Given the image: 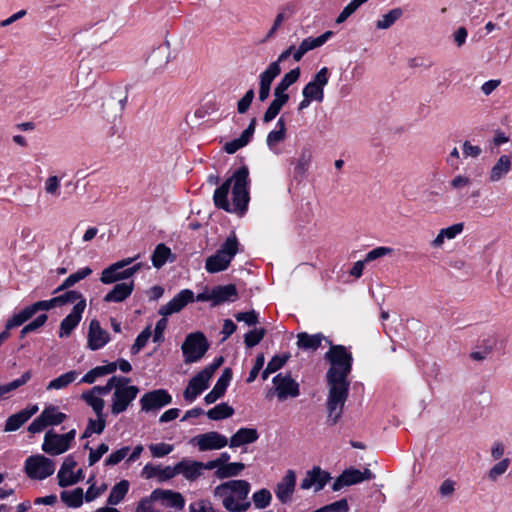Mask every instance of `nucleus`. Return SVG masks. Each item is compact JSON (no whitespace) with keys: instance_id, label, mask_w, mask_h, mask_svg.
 Here are the masks:
<instances>
[{"instance_id":"1","label":"nucleus","mask_w":512,"mask_h":512,"mask_svg":"<svg viewBox=\"0 0 512 512\" xmlns=\"http://www.w3.org/2000/svg\"><path fill=\"white\" fill-rule=\"evenodd\" d=\"M327 344L330 348L325 353L324 359L330 367L325 376L328 386L326 423L334 426L340 421L349 396L348 376L352 371L353 356L344 345H335L331 340H327Z\"/></svg>"},{"instance_id":"2","label":"nucleus","mask_w":512,"mask_h":512,"mask_svg":"<svg viewBox=\"0 0 512 512\" xmlns=\"http://www.w3.org/2000/svg\"><path fill=\"white\" fill-rule=\"evenodd\" d=\"M232 201L233 207L231 213H236L239 216H243L247 209L250 201L249 194V169L246 165L241 166L232 174Z\"/></svg>"},{"instance_id":"3","label":"nucleus","mask_w":512,"mask_h":512,"mask_svg":"<svg viewBox=\"0 0 512 512\" xmlns=\"http://www.w3.org/2000/svg\"><path fill=\"white\" fill-rule=\"evenodd\" d=\"M209 342L203 332L197 331L186 336L181 345L184 362L195 363L202 359L209 349Z\"/></svg>"},{"instance_id":"4","label":"nucleus","mask_w":512,"mask_h":512,"mask_svg":"<svg viewBox=\"0 0 512 512\" xmlns=\"http://www.w3.org/2000/svg\"><path fill=\"white\" fill-rule=\"evenodd\" d=\"M67 418L65 413L58 411V407L49 405L43 409L28 426V432L35 434L43 431L48 426H57L62 424Z\"/></svg>"},{"instance_id":"5","label":"nucleus","mask_w":512,"mask_h":512,"mask_svg":"<svg viewBox=\"0 0 512 512\" xmlns=\"http://www.w3.org/2000/svg\"><path fill=\"white\" fill-rule=\"evenodd\" d=\"M54 471V462L43 455H32L25 461V472L31 479L43 480L51 476Z\"/></svg>"},{"instance_id":"6","label":"nucleus","mask_w":512,"mask_h":512,"mask_svg":"<svg viewBox=\"0 0 512 512\" xmlns=\"http://www.w3.org/2000/svg\"><path fill=\"white\" fill-rule=\"evenodd\" d=\"M272 382L279 401H284L288 398H296L300 395V386L291 374L278 373L273 377Z\"/></svg>"},{"instance_id":"7","label":"nucleus","mask_w":512,"mask_h":512,"mask_svg":"<svg viewBox=\"0 0 512 512\" xmlns=\"http://www.w3.org/2000/svg\"><path fill=\"white\" fill-rule=\"evenodd\" d=\"M250 492V483L246 480H230L218 485L214 490V495L221 498L226 496H235L238 500H246Z\"/></svg>"},{"instance_id":"8","label":"nucleus","mask_w":512,"mask_h":512,"mask_svg":"<svg viewBox=\"0 0 512 512\" xmlns=\"http://www.w3.org/2000/svg\"><path fill=\"white\" fill-rule=\"evenodd\" d=\"M139 391V388L135 385H130L126 388L117 387L112 396L111 413L116 416L126 411L130 403L137 397Z\"/></svg>"},{"instance_id":"9","label":"nucleus","mask_w":512,"mask_h":512,"mask_svg":"<svg viewBox=\"0 0 512 512\" xmlns=\"http://www.w3.org/2000/svg\"><path fill=\"white\" fill-rule=\"evenodd\" d=\"M329 70L327 67L321 68L313 77L312 81L308 82L302 90L303 97L322 102L324 99V87L328 83Z\"/></svg>"},{"instance_id":"10","label":"nucleus","mask_w":512,"mask_h":512,"mask_svg":"<svg viewBox=\"0 0 512 512\" xmlns=\"http://www.w3.org/2000/svg\"><path fill=\"white\" fill-rule=\"evenodd\" d=\"M172 402V396L165 389H156L145 393L140 399L141 410L151 412Z\"/></svg>"},{"instance_id":"11","label":"nucleus","mask_w":512,"mask_h":512,"mask_svg":"<svg viewBox=\"0 0 512 512\" xmlns=\"http://www.w3.org/2000/svg\"><path fill=\"white\" fill-rule=\"evenodd\" d=\"M195 301L194 292L190 289H183L177 293L167 304L160 307L158 313L167 317L180 312L186 305Z\"/></svg>"},{"instance_id":"12","label":"nucleus","mask_w":512,"mask_h":512,"mask_svg":"<svg viewBox=\"0 0 512 512\" xmlns=\"http://www.w3.org/2000/svg\"><path fill=\"white\" fill-rule=\"evenodd\" d=\"M85 308L86 300H81L75 303V305L72 308V311L60 323V338H65L71 335L72 331L80 323Z\"/></svg>"},{"instance_id":"13","label":"nucleus","mask_w":512,"mask_h":512,"mask_svg":"<svg viewBox=\"0 0 512 512\" xmlns=\"http://www.w3.org/2000/svg\"><path fill=\"white\" fill-rule=\"evenodd\" d=\"M171 51L170 44L168 41H164L162 44L152 50L146 59V65L152 72L162 70L170 61Z\"/></svg>"},{"instance_id":"14","label":"nucleus","mask_w":512,"mask_h":512,"mask_svg":"<svg viewBox=\"0 0 512 512\" xmlns=\"http://www.w3.org/2000/svg\"><path fill=\"white\" fill-rule=\"evenodd\" d=\"M88 348L92 351L103 348L109 341L110 335L104 330L97 319H92L88 328Z\"/></svg>"},{"instance_id":"15","label":"nucleus","mask_w":512,"mask_h":512,"mask_svg":"<svg viewBox=\"0 0 512 512\" xmlns=\"http://www.w3.org/2000/svg\"><path fill=\"white\" fill-rule=\"evenodd\" d=\"M192 441L196 442L200 451L218 450L228 444V439L216 431L200 434L194 437Z\"/></svg>"},{"instance_id":"16","label":"nucleus","mask_w":512,"mask_h":512,"mask_svg":"<svg viewBox=\"0 0 512 512\" xmlns=\"http://www.w3.org/2000/svg\"><path fill=\"white\" fill-rule=\"evenodd\" d=\"M167 475L182 474L187 480L195 481L202 474V462L182 459L173 469L167 470Z\"/></svg>"},{"instance_id":"17","label":"nucleus","mask_w":512,"mask_h":512,"mask_svg":"<svg viewBox=\"0 0 512 512\" xmlns=\"http://www.w3.org/2000/svg\"><path fill=\"white\" fill-rule=\"evenodd\" d=\"M330 479L331 476L329 472L315 466L311 470L307 471L305 478L301 481L300 487L301 489L306 490L314 486L315 491L318 492L325 487Z\"/></svg>"},{"instance_id":"18","label":"nucleus","mask_w":512,"mask_h":512,"mask_svg":"<svg viewBox=\"0 0 512 512\" xmlns=\"http://www.w3.org/2000/svg\"><path fill=\"white\" fill-rule=\"evenodd\" d=\"M210 378L202 371L193 376L183 392V397L188 402H193L203 391L209 387Z\"/></svg>"},{"instance_id":"19","label":"nucleus","mask_w":512,"mask_h":512,"mask_svg":"<svg viewBox=\"0 0 512 512\" xmlns=\"http://www.w3.org/2000/svg\"><path fill=\"white\" fill-rule=\"evenodd\" d=\"M151 499L154 501H160L162 505L175 508L176 510L183 509L185 505V499L183 495L172 490H163L157 488L152 491Z\"/></svg>"},{"instance_id":"20","label":"nucleus","mask_w":512,"mask_h":512,"mask_svg":"<svg viewBox=\"0 0 512 512\" xmlns=\"http://www.w3.org/2000/svg\"><path fill=\"white\" fill-rule=\"evenodd\" d=\"M142 267V263H136L135 265L127 268H118L114 272H111L110 266L105 268L100 277V281L103 284H112L121 280H126L137 273Z\"/></svg>"},{"instance_id":"21","label":"nucleus","mask_w":512,"mask_h":512,"mask_svg":"<svg viewBox=\"0 0 512 512\" xmlns=\"http://www.w3.org/2000/svg\"><path fill=\"white\" fill-rule=\"evenodd\" d=\"M296 474L293 470H288L282 480L276 485L275 494L282 504L291 500L295 491Z\"/></svg>"},{"instance_id":"22","label":"nucleus","mask_w":512,"mask_h":512,"mask_svg":"<svg viewBox=\"0 0 512 512\" xmlns=\"http://www.w3.org/2000/svg\"><path fill=\"white\" fill-rule=\"evenodd\" d=\"M232 377H233L232 369L230 367H226L222 371V374L218 378L213 389L208 394H206V396L204 397L206 404H212L225 395V392L232 380Z\"/></svg>"},{"instance_id":"23","label":"nucleus","mask_w":512,"mask_h":512,"mask_svg":"<svg viewBox=\"0 0 512 512\" xmlns=\"http://www.w3.org/2000/svg\"><path fill=\"white\" fill-rule=\"evenodd\" d=\"M42 450L51 456H57L69 450L60 434H57L53 429L45 433Z\"/></svg>"},{"instance_id":"24","label":"nucleus","mask_w":512,"mask_h":512,"mask_svg":"<svg viewBox=\"0 0 512 512\" xmlns=\"http://www.w3.org/2000/svg\"><path fill=\"white\" fill-rule=\"evenodd\" d=\"M213 303L212 307L221 305L222 303L234 302L238 298V291L234 284L219 285L212 288Z\"/></svg>"},{"instance_id":"25","label":"nucleus","mask_w":512,"mask_h":512,"mask_svg":"<svg viewBox=\"0 0 512 512\" xmlns=\"http://www.w3.org/2000/svg\"><path fill=\"white\" fill-rule=\"evenodd\" d=\"M135 283L133 280L130 282L117 283L111 291H109L103 298L107 303L115 302L120 303L126 300L134 291Z\"/></svg>"},{"instance_id":"26","label":"nucleus","mask_w":512,"mask_h":512,"mask_svg":"<svg viewBox=\"0 0 512 512\" xmlns=\"http://www.w3.org/2000/svg\"><path fill=\"white\" fill-rule=\"evenodd\" d=\"M232 176L226 179L215 191L213 201L217 208L226 212H232V206L228 200L229 190L232 184Z\"/></svg>"},{"instance_id":"27","label":"nucleus","mask_w":512,"mask_h":512,"mask_svg":"<svg viewBox=\"0 0 512 512\" xmlns=\"http://www.w3.org/2000/svg\"><path fill=\"white\" fill-rule=\"evenodd\" d=\"M323 340L327 343L329 339L322 333L311 335L307 332H301L297 335V346L305 351H316L321 346Z\"/></svg>"},{"instance_id":"28","label":"nucleus","mask_w":512,"mask_h":512,"mask_svg":"<svg viewBox=\"0 0 512 512\" xmlns=\"http://www.w3.org/2000/svg\"><path fill=\"white\" fill-rule=\"evenodd\" d=\"M259 434L255 428H240L235 434L232 435L229 441L231 448L239 447L246 444H251L257 441Z\"/></svg>"},{"instance_id":"29","label":"nucleus","mask_w":512,"mask_h":512,"mask_svg":"<svg viewBox=\"0 0 512 512\" xmlns=\"http://www.w3.org/2000/svg\"><path fill=\"white\" fill-rule=\"evenodd\" d=\"M175 259V254L164 243H159L151 255L152 264L157 269L162 268L167 261L174 262Z\"/></svg>"},{"instance_id":"30","label":"nucleus","mask_w":512,"mask_h":512,"mask_svg":"<svg viewBox=\"0 0 512 512\" xmlns=\"http://www.w3.org/2000/svg\"><path fill=\"white\" fill-rule=\"evenodd\" d=\"M230 263L231 260L216 252L206 259L205 269L207 272L214 274L225 271L229 267Z\"/></svg>"},{"instance_id":"31","label":"nucleus","mask_w":512,"mask_h":512,"mask_svg":"<svg viewBox=\"0 0 512 512\" xmlns=\"http://www.w3.org/2000/svg\"><path fill=\"white\" fill-rule=\"evenodd\" d=\"M464 229V223H456L447 228H443L439 231L438 235L432 241L431 245L433 247H440L443 245L445 239H454L458 234H460Z\"/></svg>"},{"instance_id":"32","label":"nucleus","mask_w":512,"mask_h":512,"mask_svg":"<svg viewBox=\"0 0 512 512\" xmlns=\"http://www.w3.org/2000/svg\"><path fill=\"white\" fill-rule=\"evenodd\" d=\"M511 168V159L508 155H502L492 167L489 179L491 182H497L502 179Z\"/></svg>"},{"instance_id":"33","label":"nucleus","mask_w":512,"mask_h":512,"mask_svg":"<svg viewBox=\"0 0 512 512\" xmlns=\"http://www.w3.org/2000/svg\"><path fill=\"white\" fill-rule=\"evenodd\" d=\"M129 486L130 484L128 480H121L116 483L110 491V494L107 498V504L114 506L123 501L129 491Z\"/></svg>"},{"instance_id":"34","label":"nucleus","mask_w":512,"mask_h":512,"mask_svg":"<svg viewBox=\"0 0 512 512\" xmlns=\"http://www.w3.org/2000/svg\"><path fill=\"white\" fill-rule=\"evenodd\" d=\"M311 160H312L311 148L303 147L301 150L300 156L297 159L296 165L294 167L295 179L302 178L306 174Z\"/></svg>"},{"instance_id":"35","label":"nucleus","mask_w":512,"mask_h":512,"mask_svg":"<svg viewBox=\"0 0 512 512\" xmlns=\"http://www.w3.org/2000/svg\"><path fill=\"white\" fill-rule=\"evenodd\" d=\"M60 498L70 508H78L83 504L84 492L81 487H77L74 490H64L60 493Z\"/></svg>"},{"instance_id":"36","label":"nucleus","mask_w":512,"mask_h":512,"mask_svg":"<svg viewBox=\"0 0 512 512\" xmlns=\"http://www.w3.org/2000/svg\"><path fill=\"white\" fill-rule=\"evenodd\" d=\"M169 469H173V467L166 466L162 468L160 465L154 466L152 464H146L143 468L142 475L147 479L157 477L160 482H164L175 477V475L165 474Z\"/></svg>"},{"instance_id":"37","label":"nucleus","mask_w":512,"mask_h":512,"mask_svg":"<svg viewBox=\"0 0 512 512\" xmlns=\"http://www.w3.org/2000/svg\"><path fill=\"white\" fill-rule=\"evenodd\" d=\"M81 398L92 407L93 411L95 412L98 420L105 419V415L103 414V409L105 402L102 398H100L98 395H96L91 390L83 392L81 395Z\"/></svg>"},{"instance_id":"38","label":"nucleus","mask_w":512,"mask_h":512,"mask_svg":"<svg viewBox=\"0 0 512 512\" xmlns=\"http://www.w3.org/2000/svg\"><path fill=\"white\" fill-rule=\"evenodd\" d=\"M244 469L245 465L242 462L227 463L216 469L214 475L218 479H226L240 475Z\"/></svg>"},{"instance_id":"39","label":"nucleus","mask_w":512,"mask_h":512,"mask_svg":"<svg viewBox=\"0 0 512 512\" xmlns=\"http://www.w3.org/2000/svg\"><path fill=\"white\" fill-rule=\"evenodd\" d=\"M91 273H92V269L90 267L81 268L77 272H75L73 274H70L63 281V283L54 290L53 293L55 294V293H58L60 291H64V290L74 286L77 282H79L80 280L88 277Z\"/></svg>"},{"instance_id":"40","label":"nucleus","mask_w":512,"mask_h":512,"mask_svg":"<svg viewBox=\"0 0 512 512\" xmlns=\"http://www.w3.org/2000/svg\"><path fill=\"white\" fill-rule=\"evenodd\" d=\"M281 73V67L277 63H270L269 66L259 75V86L271 90L274 79Z\"/></svg>"},{"instance_id":"41","label":"nucleus","mask_w":512,"mask_h":512,"mask_svg":"<svg viewBox=\"0 0 512 512\" xmlns=\"http://www.w3.org/2000/svg\"><path fill=\"white\" fill-rule=\"evenodd\" d=\"M238 251L239 242L236 235L233 233L226 238V240L221 244L220 248L216 252L232 261Z\"/></svg>"},{"instance_id":"42","label":"nucleus","mask_w":512,"mask_h":512,"mask_svg":"<svg viewBox=\"0 0 512 512\" xmlns=\"http://www.w3.org/2000/svg\"><path fill=\"white\" fill-rule=\"evenodd\" d=\"M233 414V407L226 402H222L206 412L207 417L214 421L229 418Z\"/></svg>"},{"instance_id":"43","label":"nucleus","mask_w":512,"mask_h":512,"mask_svg":"<svg viewBox=\"0 0 512 512\" xmlns=\"http://www.w3.org/2000/svg\"><path fill=\"white\" fill-rule=\"evenodd\" d=\"M77 371L72 370L69 372H66L59 377L53 379L49 382L47 385V390H59L67 387L69 384H71L75 379L77 378Z\"/></svg>"},{"instance_id":"44","label":"nucleus","mask_w":512,"mask_h":512,"mask_svg":"<svg viewBox=\"0 0 512 512\" xmlns=\"http://www.w3.org/2000/svg\"><path fill=\"white\" fill-rule=\"evenodd\" d=\"M332 35H333L332 31H326L322 35H320L316 38H313V37L305 38L300 43V46L305 51V53H307L310 50H313L315 48L322 46Z\"/></svg>"},{"instance_id":"45","label":"nucleus","mask_w":512,"mask_h":512,"mask_svg":"<svg viewBox=\"0 0 512 512\" xmlns=\"http://www.w3.org/2000/svg\"><path fill=\"white\" fill-rule=\"evenodd\" d=\"M403 15V10L401 8L391 9L388 13L382 16V19L376 22V27L378 29H388L390 28L398 19Z\"/></svg>"},{"instance_id":"46","label":"nucleus","mask_w":512,"mask_h":512,"mask_svg":"<svg viewBox=\"0 0 512 512\" xmlns=\"http://www.w3.org/2000/svg\"><path fill=\"white\" fill-rule=\"evenodd\" d=\"M32 316L27 307L21 310L19 313L14 314L8 321L6 322L5 329L2 332L10 333L12 328L21 326L26 321L31 319Z\"/></svg>"},{"instance_id":"47","label":"nucleus","mask_w":512,"mask_h":512,"mask_svg":"<svg viewBox=\"0 0 512 512\" xmlns=\"http://www.w3.org/2000/svg\"><path fill=\"white\" fill-rule=\"evenodd\" d=\"M300 75L301 71L299 67L290 70L282 77L275 88L286 92L290 86L298 81Z\"/></svg>"},{"instance_id":"48","label":"nucleus","mask_w":512,"mask_h":512,"mask_svg":"<svg viewBox=\"0 0 512 512\" xmlns=\"http://www.w3.org/2000/svg\"><path fill=\"white\" fill-rule=\"evenodd\" d=\"M28 420L22 411H19L11 416H9L6 420L4 431L5 432H14L17 431L20 427H22Z\"/></svg>"},{"instance_id":"49","label":"nucleus","mask_w":512,"mask_h":512,"mask_svg":"<svg viewBox=\"0 0 512 512\" xmlns=\"http://www.w3.org/2000/svg\"><path fill=\"white\" fill-rule=\"evenodd\" d=\"M252 500L255 508L264 509L270 505L272 495L268 489L262 488L253 494Z\"/></svg>"},{"instance_id":"50","label":"nucleus","mask_w":512,"mask_h":512,"mask_svg":"<svg viewBox=\"0 0 512 512\" xmlns=\"http://www.w3.org/2000/svg\"><path fill=\"white\" fill-rule=\"evenodd\" d=\"M266 335L264 328H258L247 332L244 335V343L247 348H252L258 345Z\"/></svg>"},{"instance_id":"51","label":"nucleus","mask_w":512,"mask_h":512,"mask_svg":"<svg viewBox=\"0 0 512 512\" xmlns=\"http://www.w3.org/2000/svg\"><path fill=\"white\" fill-rule=\"evenodd\" d=\"M222 505L230 512H245L250 508L251 503L250 501L235 503V498L233 496H226V498L222 500Z\"/></svg>"},{"instance_id":"52","label":"nucleus","mask_w":512,"mask_h":512,"mask_svg":"<svg viewBox=\"0 0 512 512\" xmlns=\"http://www.w3.org/2000/svg\"><path fill=\"white\" fill-rule=\"evenodd\" d=\"M510 465V459L504 458L496 463L488 472L490 480L495 481L499 476L504 474Z\"/></svg>"},{"instance_id":"53","label":"nucleus","mask_w":512,"mask_h":512,"mask_svg":"<svg viewBox=\"0 0 512 512\" xmlns=\"http://www.w3.org/2000/svg\"><path fill=\"white\" fill-rule=\"evenodd\" d=\"M76 466H77V462H76L74 456L68 455L64 459V461L61 465V468L58 471V474H57L58 482L61 481L62 479H66L65 473L71 474Z\"/></svg>"},{"instance_id":"54","label":"nucleus","mask_w":512,"mask_h":512,"mask_svg":"<svg viewBox=\"0 0 512 512\" xmlns=\"http://www.w3.org/2000/svg\"><path fill=\"white\" fill-rule=\"evenodd\" d=\"M149 450L153 457L160 458L170 454L173 451V445L164 442L150 444Z\"/></svg>"},{"instance_id":"55","label":"nucleus","mask_w":512,"mask_h":512,"mask_svg":"<svg viewBox=\"0 0 512 512\" xmlns=\"http://www.w3.org/2000/svg\"><path fill=\"white\" fill-rule=\"evenodd\" d=\"M130 451V448L128 446H124L115 452L111 453L106 459H105V465L106 466H114L120 463L128 454Z\"/></svg>"},{"instance_id":"56","label":"nucleus","mask_w":512,"mask_h":512,"mask_svg":"<svg viewBox=\"0 0 512 512\" xmlns=\"http://www.w3.org/2000/svg\"><path fill=\"white\" fill-rule=\"evenodd\" d=\"M109 451V446L106 443H101L97 449L90 448L88 457V465L93 466L96 464L104 454Z\"/></svg>"},{"instance_id":"57","label":"nucleus","mask_w":512,"mask_h":512,"mask_svg":"<svg viewBox=\"0 0 512 512\" xmlns=\"http://www.w3.org/2000/svg\"><path fill=\"white\" fill-rule=\"evenodd\" d=\"M254 89H249L244 96L237 102V111L239 114H245L250 108L254 99Z\"/></svg>"},{"instance_id":"58","label":"nucleus","mask_w":512,"mask_h":512,"mask_svg":"<svg viewBox=\"0 0 512 512\" xmlns=\"http://www.w3.org/2000/svg\"><path fill=\"white\" fill-rule=\"evenodd\" d=\"M290 354L284 353L281 355H275L271 358V360L268 362L267 367L269 370H271L273 373L281 369L289 360Z\"/></svg>"},{"instance_id":"59","label":"nucleus","mask_w":512,"mask_h":512,"mask_svg":"<svg viewBox=\"0 0 512 512\" xmlns=\"http://www.w3.org/2000/svg\"><path fill=\"white\" fill-rule=\"evenodd\" d=\"M59 298H60L61 306L70 304V303H74V302L77 303L78 301H81V300H86L84 298V296L76 290L66 291L65 293L59 295Z\"/></svg>"},{"instance_id":"60","label":"nucleus","mask_w":512,"mask_h":512,"mask_svg":"<svg viewBox=\"0 0 512 512\" xmlns=\"http://www.w3.org/2000/svg\"><path fill=\"white\" fill-rule=\"evenodd\" d=\"M342 474L345 478L347 486L355 485V484L362 482V478L360 477L361 474H360L359 469L350 467V468L345 469L342 472Z\"/></svg>"},{"instance_id":"61","label":"nucleus","mask_w":512,"mask_h":512,"mask_svg":"<svg viewBox=\"0 0 512 512\" xmlns=\"http://www.w3.org/2000/svg\"><path fill=\"white\" fill-rule=\"evenodd\" d=\"M235 319L238 322H245L249 326L256 325L259 322L258 313L255 310L239 312L235 314Z\"/></svg>"},{"instance_id":"62","label":"nucleus","mask_w":512,"mask_h":512,"mask_svg":"<svg viewBox=\"0 0 512 512\" xmlns=\"http://www.w3.org/2000/svg\"><path fill=\"white\" fill-rule=\"evenodd\" d=\"M265 362V357L263 353H260L256 356L255 363L252 369L249 372V376L246 379L247 383H252L258 376L260 370L263 368Z\"/></svg>"},{"instance_id":"63","label":"nucleus","mask_w":512,"mask_h":512,"mask_svg":"<svg viewBox=\"0 0 512 512\" xmlns=\"http://www.w3.org/2000/svg\"><path fill=\"white\" fill-rule=\"evenodd\" d=\"M83 478L84 473L83 470L80 468L76 472L73 471L71 474H69V476L66 477V479H62L61 481H59L58 485L62 488H65L77 484L78 482L82 481Z\"/></svg>"},{"instance_id":"64","label":"nucleus","mask_w":512,"mask_h":512,"mask_svg":"<svg viewBox=\"0 0 512 512\" xmlns=\"http://www.w3.org/2000/svg\"><path fill=\"white\" fill-rule=\"evenodd\" d=\"M167 319L163 317L156 322L154 333H153V341L157 343H161L164 341V331L167 327Z\"/></svg>"}]
</instances>
